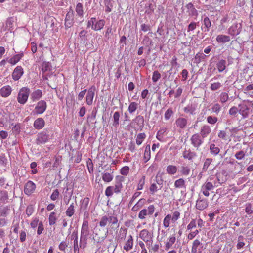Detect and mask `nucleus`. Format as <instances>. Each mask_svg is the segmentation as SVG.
<instances>
[{"label":"nucleus","mask_w":253,"mask_h":253,"mask_svg":"<svg viewBox=\"0 0 253 253\" xmlns=\"http://www.w3.org/2000/svg\"><path fill=\"white\" fill-rule=\"evenodd\" d=\"M206 55L203 53H198L195 56V61L196 63H200L202 60H204Z\"/></svg>","instance_id":"nucleus-49"},{"label":"nucleus","mask_w":253,"mask_h":253,"mask_svg":"<svg viewBox=\"0 0 253 253\" xmlns=\"http://www.w3.org/2000/svg\"><path fill=\"white\" fill-rule=\"evenodd\" d=\"M71 237L73 238V239H74V253H79V247L78 246V235L77 232L76 233L74 232L71 236Z\"/></svg>","instance_id":"nucleus-29"},{"label":"nucleus","mask_w":253,"mask_h":253,"mask_svg":"<svg viewBox=\"0 0 253 253\" xmlns=\"http://www.w3.org/2000/svg\"><path fill=\"white\" fill-rule=\"evenodd\" d=\"M30 94V89L27 87H23L18 94L17 101L21 104H24L27 101Z\"/></svg>","instance_id":"nucleus-3"},{"label":"nucleus","mask_w":253,"mask_h":253,"mask_svg":"<svg viewBox=\"0 0 253 253\" xmlns=\"http://www.w3.org/2000/svg\"><path fill=\"white\" fill-rule=\"evenodd\" d=\"M216 41L220 43H225L230 42L231 39L230 36L225 35H218L216 38Z\"/></svg>","instance_id":"nucleus-25"},{"label":"nucleus","mask_w":253,"mask_h":253,"mask_svg":"<svg viewBox=\"0 0 253 253\" xmlns=\"http://www.w3.org/2000/svg\"><path fill=\"white\" fill-rule=\"evenodd\" d=\"M113 126L115 127H117L119 126V119H120V113L119 112H115L113 114Z\"/></svg>","instance_id":"nucleus-40"},{"label":"nucleus","mask_w":253,"mask_h":253,"mask_svg":"<svg viewBox=\"0 0 253 253\" xmlns=\"http://www.w3.org/2000/svg\"><path fill=\"white\" fill-rule=\"evenodd\" d=\"M213 159L212 158H208L205 160L203 166L202 168V172H206L210 165H211Z\"/></svg>","instance_id":"nucleus-35"},{"label":"nucleus","mask_w":253,"mask_h":253,"mask_svg":"<svg viewBox=\"0 0 253 253\" xmlns=\"http://www.w3.org/2000/svg\"><path fill=\"white\" fill-rule=\"evenodd\" d=\"M211 132V128L208 125H203L199 133L203 139L206 138Z\"/></svg>","instance_id":"nucleus-17"},{"label":"nucleus","mask_w":253,"mask_h":253,"mask_svg":"<svg viewBox=\"0 0 253 253\" xmlns=\"http://www.w3.org/2000/svg\"><path fill=\"white\" fill-rule=\"evenodd\" d=\"M209 149L211 154L214 156L218 155L220 152L219 148L214 144H211L210 145Z\"/></svg>","instance_id":"nucleus-36"},{"label":"nucleus","mask_w":253,"mask_h":253,"mask_svg":"<svg viewBox=\"0 0 253 253\" xmlns=\"http://www.w3.org/2000/svg\"><path fill=\"white\" fill-rule=\"evenodd\" d=\"M177 168L173 165H169L167 167L166 171L169 174L173 175L177 172Z\"/></svg>","instance_id":"nucleus-42"},{"label":"nucleus","mask_w":253,"mask_h":253,"mask_svg":"<svg viewBox=\"0 0 253 253\" xmlns=\"http://www.w3.org/2000/svg\"><path fill=\"white\" fill-rule=\"evenodd\" d=\"M23 56V53H19L14 55L13 57L11 58L9 60L8 62L12 65L16 64L17 62H18L21 58Z\"/></svg>","instance_id":"nucleus-31"},{"label":"nucleus","mask_w":253,"mask_h":253,"mask_svg":"<svg viewBox=\"0 0 253 253\" xmlns=\"http://www.w3.org/2000/svg\"><path fill=\"white\" fill-rule=\"evenodd\" d=\"M246 239L242 235H239L238 237V243L236 246L237 249H241L245 245L244 241Z\"/></svg>","instance_id":"nucleus-43"},{"label":"nucleus","mask_w":253,"mask_h":253,"mask_svg":"<svg viewBox=\"0 0 253 253\" xmlns=\"http://www.w3.org/2000/svg\"><path fill=\"white\" fill-rule=\"evenodd\" d=\"M103 180L105 182H110L113 179V175L112 173L105 172L102 173V176Z\"/></svg>","instance_id":"nucleus-41"},{"label":"nucleus","mask_w":253,"mask_h":253,"mask_svg":"<svg viewBox=\"0 0 253 253\" xmlns=\"http://www.w3.org/2000/svg\"><path fill=\"white\" fill-rule=\"evenodd\" d=\"M107 218L108 219V223L111 224V225H116L118 224V220L117 217L112 215H108V216H107Z\"/></svg>","instance_id":"nucleus-48"},{"label":"nucleus","mask_w":253,"mask_h":253,"mask_svg":"<svg viewBox=\"0 0 253 253\" xmlns=\"http://www.w3.org/2000/svg\"><path fill=\"white\" fill-rule=\"evenodd\" d=\"M155 181L156 183L160 186V188L162 187L163 184V179L162 178V173L159 172L156 175Z\"/></svg>","instance_id":"nucleus-53"},{"label":"nucleus","mask_w":253,"mask_h":253,"mask_svg":"<svg viewBox=\"0 0 253 253\" xmlns=\"http://www.w3.org/2000/svg\"><path fill=\"white\" fill-rule=\"evenodd\" d=\"M203 139L200 134L198 133H195L192 135L190 138V142L193 146L197 150H199V147L203 143Z\"/></svg>","instance_id":"nucleus-5"},{"label":"nucleus","mask_w":253,"mask_h":253,"mask_svg":"<svg viewBox=\"0 0 253 253\" xmlns=\"http://www.w3.org/2000/svg\"><path fill=\"white\" fill-rule=\"evenodd\" d=\"M133 246V240L131 235L128 236L127 240L126 241L123 249L126 252H129L131 250Z\"/></svg>","instance_id":"nucleus-20"},{"label":"nucleus","mask_w":253,"mask_h":253,"mask_svg":"<svg viewBox=\"0 0 253 253\" xmlns=\"http://www.w3.org/2000/svg\"><path fill=\"white\" fill-rule=\"evenodd\" d=\"M180 172L184 175H188L190 173V169L188 166H182Z\"/></svg>","instance_id":"nucleus-63"},{"label":"nucleus","mask_w":253,"mask_h":253,"mask_svg":"<svg viewBox=\"0 0 253 253\" xmlns=\"http://www.w3.org/2000/svg\"><path fill=\"white\" fill-rule=\"evenodd\" d=\"M36 189L35 184L29 180L28 181L24 186V192L25 194L27 195H30L32 194Z\"/></svg>","instance_id":"nucleus-12"},{"label":"nucleus","mask_w":253,"mask_h":253,"mask_svg":"<svg viewBox=\"0 0 253 253\" xmlns=\"http://www.w3.org/2000/svg\"><path fill=\"white\" fill-rule=\"evenodd\" d=\"M24 71L23 68L20 66H17L14 70L12 77L14 81L18 80L23 75Z\"/></svg>","instance_id":"nucleus-16"},{"label":"nucleus","mask_w":253,"mask_h":253,"mask_svg":"<svg viewBox=\"0 0 253 253\" xmlns=\"http://www.w3.org/2000/svg\"><path fill=\"white\" fill-rule=\"evenodd\" d=\"M222 87V84L220 82H214L211 84L210 88L212 91H215Z\"/></svg>","instance_id":"nucleus-54"},{"label":"nucleus","mask_w":253,"mask_h":253,"mask_svg":"<svg viewBox=\"0 0 253 253\" xmlns=\"http://www.w3.org/2000/svg\"><path fill=\"white\" fill-rule=\"evenodd\" d=\"M74 18V11L71 9L66 15L65 26L66 28H70L73 25Z\"/></svg>","instance_id":"nucleus-10"},{"label":"nucleus","mask_w":253,"mask_h":253,"mask_svg":"<svg viewBox=\"0 0 253 253\" xmlns=\"http://www.w3.org/2000/svg\"><path fill=\"white\" fill-rule=\"evenodd\" d=\"M175 124L177 127L184 129L187 126V120L184 118L179 117L176 119Z\"/></svg>","instance_id":"nucleus-21"},{"label":"nucleus","mask_w":253,"mask_h":253,"mask_svg":"<svg viewBox=\"0 0 253 253\" xmlns=\"http://www.w3.org/2000/svg\"><path fill=\"white\" fill-rule=\"evenodd\" d=\"M124 177L122 176H118L116 177L115 185L114 187V192L116 193L121 192L122 189V181H124Z\"/></svg>","instance_id":"nucleus-14"},{"label":"nucleus","mask_w":253,"mask_h":253,"mask_svg":"<svg viewBox=\"0 0 253 253\" xmlns=\"http://www.w3.org/2000/svg\"><path fill=\"white\" fill-rule=\"evenodd\" d=\"M245 152L243 150L239 151L237 152L235 154V157L237 159L239 160H242L243 159H244L245 157Z\"/></svg>","instance_id":"nucleus-60"},{"label":"nucleus","mask_w":253,"mask_h":253,"mask_svg":"<svg viewBox=\"0 0 253 253\" xmlns=\"http://www.w3.org/2000/svg\"><path fill=\"white\" fill-rule=\"evenodd\" d=\"M114 191V187L113 186H108L106 188L105 194V195L107 197H111L113 195Z\"/></svg>","instance_id":"nucleus-62"},{"label":"nucleus","mask_w":253,"mask_h":253,"mask_svg":"<svg viewBox=\"0 0 253 253\" xmlns=\"http://www.w3.org/2000/svg\"><path fill=\"white\" fill-rule=\"evenodd\" d=\"M49 133V130L48 129H44L42 132L38 133L35 140L36 144L41 146L48 142L52 139V136L50 135Z\"/></svg>","instance_id":"nucleus-2"},{"label":"nucleus","mask_w":253,"mask_h":253,"mask_svg":"<svg viewBox=\"0 0 253 253\" xmlns=\"http://www.w3.org/2000/svg\"><path fill=\"white\" fill-rule=\"evenodd\" d=\"M226 67V61L224 59H221L218 61L216 64V67L219 72H223Z\"/></svg>","instance_id":"nucleus-30"},{"label":"nucleus","mask_w":253,"mask_h":253,"mask_svg":"<svg viewBox=\"0 0 253 253\" xmlns=\"http://www.w3.org/2000/svg\"><path fill=\"white\" fill-rule=\"evenodd\" d=\"M151 157V151H150V145H147L146 146L143 159L145 163L148 162Z\"/></svg>","instance_id":"nucleus-34"},{"label":"nucleus","mask_w":253,"mask_h":253,"mask_svg":"<svg viewBox=\"0 0 253 253\" xmlns=\"http://www.w3.org/2000/svg\"><path fill=\"white\" fill-rule=\"evenodd\" d=\"M45 125V121L43 119L39 118L35 120L34 122L33 126L36 129H42Z\"/></svg>","instance_id":"nucleus-22"},{"label":"nucleus","mask_w":253,"mask_h":253,"mask_svg":"<svg viewBox=\"0 0 253 253\" xmlns=\"http://www.w3.org/2000/svg\"><path fill=\"white\" fill-rule=\"evenodd\" d=\"M42 95V92L41 90L37 89L33 91L30 94V98L33 101L39 100Z\"/></svg>","instance_id":"nucleus-24"},{"label":"nucleus","mask_w":253,"mask_h":253,"mask_svg":"<svg viewBox=\"0 0 253 253\" xmlns=\"http://www.w3.org/2000/svg\"><path fill=\"white\" fill-rule=\"evenodd\" d=\"M207 122L211 125H214L218 121V119L216 117L209 116L207 118Z\"/></svg>","instance_id":"nucleus-59"},{"label":"nucleus","mask_w":253,"mask_h":253,"mask_svg":"<svg viewBox=\"0 0 253 253\" xmlns=\"http://www.w3.org/2000/svg\"><path fill=\"white\" fill-rule=\"evenodd\" d=\"M174 186L177 188H185V182L183 178H179L174 182Z\"/></svg>","instance_id":"nucleus-45"},{"label":"nucleus","mask_w":253,"mask_h":253,"mask_svg":"<svg viewBox=\"0 0 253 253\" xmlns=\"http://www.w3.org/2000/svg\"><path fill=\"white\" fill-rule=\"evenodd\" d=\"M185 7L187 9L188 15L190 17H195V19H196L198 16V12L195 8L194 5L190 2L188 3L185 6Z\"/></svg>","instance_id":"nucleus-15"},{"label":"nucleus","mask_w":253,"mask_h":253,"mask_svg":"<svg viewBox=\"0 0 253 253\" xmlns=\"http://www.w3.org/2000/svg\"><path fill=\"white\" fill-rule=\"evenodd\" d=\"M229 99V96L227 93L222 92L219 96V100L221 103L226 102Z\"/></svg>","instance_id":"nucleus-56"},{"label":"nucleus","mask_w":253,"mask_h":253,"mask_svg":"<svg viewBox=\"0 0 253 253\" xmlns=\"http://www.w3.org/2000/svg\"><path fill=\"white\" fill-rule=\"evenodd\" d=\"M205 248L204 244L199 240L195 239L192 243L191 253H202Z\"/></svg>","instance_id":"nucleus-6"},{"label":"nucleus","mask_w":253,"mask_h":253,"mask_svg":"<svg viewBox=\"0 0 253 253\" xmlns=\"http://www.w3.org/2000/svg\"><path fill=\"white\" fill-rule=\"evenodd\" d=\"M55 212H51L49 216V224L50 225H54L56 223L57 218Z\"/></svg>","instance_id":"nucleus-46"},{"label":"nucleus","mask_w":253,"mask_h":253,"mask_svg":"<svg viewBox=\"0 0 253 253\" xmlns=\"http://www.w3.org/2000/svg\"><path fill=\"white\" fill-rule=\"evenodd\" d=\"M211 27V22L209 18L207 16L205 17L203 19V25L201 27V29L204 32H207L210 31V28Z\"/></svg>","instance_id":"nucleus-23"},{"label":"nucleus","mask_w":253,"mask_h":253,"mask_svg":"<svg viewBox=\"0 0 253 253\" xmlns=\"http://www.w3.org/2000/svg\"><path fill=\"white\" fill-rule=\"evenodd\" d=\"M155 208L153 205H150L147 209H144L140 211L138 214V217L140 219H144L146 216L148 215H152L154 212Z\"/></svg>","instance_id":"nucleus-8"},{"label":"nucleus","mask_w":253,"mask_h":253,"mask_svg":"<svg viewBox=\"0 0 253 253\" xmlns=\"http://www.w3.org/2000/svg\"><path fill=\"white\" fill-rule=\"evenodd\" d=\"M108 223V219L107 215L102 216L99 222V225L101 227H104Z\"/></svg>","instance_id":"nucleus-57"},{"label":"nucleus","mask_w":253,"mask_h":253,"mask_svg":"<svg viewBox=\"0 0 253 253\" xmlns=\"http://www.w3.org/2000/svg\"><path fill=\"white\" fill-rule=\"evenodd\" d=\"M75 213L74 205L72 203L70 204L66 211V214L68 217L72 216Z\"/></svg>","instance_id":"nucleus-44"},{"label":"nucleus","mask_w":253,"mask_h":253,"mask_svg":"<svg viewBox=\"0 0 253 253\" xmlns=\"http://www.w3.org/2000/svg\"><path fill=\"white\" fill-rule=\"evenodd\" d=\"M183 157L184 159L192 161L194 158L197 156V153L192 151L190 149L188 150L185 149L182 153Z\"/></svg>","instance_id":"nucleus-18"},{"label":"nucleus","mask_w":253,"mask_h":253,"mask_svg":"<svg viewBox=\"0 0 253 253\" xmlns=\"http://www.w3.org/2000/svg\"><path fill=\"white\" fill-rule=\"evenodd\" d=\"M113 0H104V5L105 7V12L109 13L112 11Z\"/></svg>","instance_id":"nucleus-37"},{"label":"nucleus","mask_w":253,"mask_h":253,"mask_svg":"<svg viewBox=\"0 0 253 253\" xmlns=\"http://www.w3.org/2000/svg\"><path fill=\"white\" fill-rule=\"evenodd\" d=\"M238 109L236 106L232 107L229 111V114L231 116H233L234 117H236L237 114L238 112Z\"/></svg>","instance_id":"nucleus-64"},{"label":"nucleus","mask_w":253,"mask_h":253,"mask_svg":"<svg viewBox=\"0 0 253 253\" xmlns=\"http://www.w3.org/2000/svg\"><path fill=\"white\" fill-rule=\"evenodd\" d=\"M127 229L121 227L117 236V240L122 241L124 240L126 237Z\"/></svg>","instance_id":"nucleus-28"},{"label":"nucleus","mask_w":253,"mask_h":253,"mask_svg":"<svg viewBox=\"0 0 253 253\" xmlns=\"http://www.w3.org/2000/svg\"><path fill=\"white\" fill-rule=\"evenodd\" d=\"M11 87L9 86H5L1 88L0 93L1 95L3 97H6L10 95L11 93Z\"/></svg>","instance_id":"nucleus-27"},{"label":"nucleus","mask_w":253,"mask_h":253,"mask_svg":"<svg viewBox=\"0 0 253 253\" xmlns=\"http://www.w3.org/2000/svg\"><path fill=\"white\" fill-rule=\"evenodd\" d=\"M105 20L103 19L99 20L95 22V26H93L94 30L98 31L102 29L105 25Z\"/></svg>","instance_id":"nucleus-38"},{"label":"nucleus","mask_w":253,"mask_h":253,"mask_svg":"<svg viewBox=\"0 0 253 253\" xmlns=\"http://www.w3.org/2000/svg\"><path fill=\"white\" fill-rule=\"evenodd\" d=\"M89 202V199L88 197L82 199L80 201V211H85L87 209Z\"/></svg>","instance_id":"nucleus-26"},{"label":"nucleus","mask_w":253,"mask_h":253,"mask_svg":"<svg viewBox=\"0 0 253 253\" xmlns=\"http://www.w3.org/2000/svg\"><path fill=\"white\" fill-rule=\"evenodd\" d=\"M89 234L88 222L87 220H84L81 231L80 247L84 248L86 247L87 237Z\"/></svg>","instance_id":"nucleus-1"},{"label":"nucleus","mask_w":253,"mask_h":253,"mask_svg":"<svg viewBox=\"0 0 253 253\" xmlns=\"http://www.w3.org/2000/svg\"><path fill=\"white\" fill-rule=\"evenodd\" d=\"M241 29V23H235L229 28L228 33L229 34L235 36L239 34Z\"/></svg>","instance_id":"nucleus-9"},{"label":"nucleus","mask_w":253,"mask_h":253,"mask_svg":"<svg viewBox=\"0 0 253 253\" xmlns=\"http://www.w3.org/2000/svg\"><path fill=\"white\" fill-rule=\"evenodd\" d=\"M176 241V238L174 236L169 237L168 241L166 242L165 245V250H168L172 246Z\"/></svg>","instance_id":"nucleus-33"},{"label":"nucleus","mask_w":253,"mask_h":253,"mask_svg":"<svg viewBox=\"0 0 253 253\" xmlns=\"http://www.w3.org/2000/svg\"><path fill=\"white\" fill-rule=\"evenodd\" d=\"M208 205L209 202L206 199H201L200 197L196 201V208L200 211L206 209Z\"/></svg>","instance_id":"nucleus-11"},{"label":"nucleus","mask_w":253,"mask_h":253,"mask_svg":"<svg viewBox=\"0 0 253 253\" xmlns=\"http://www.w3.org/2000/svg\"><path fill=\"white\" fill-rule=\"evenodd\" d=\"M161 78V74L158 71H155L153 73L152 80L153 82H157Z\"/></svg>","instance_id":"nucleus-61"},{"label":"nucleus","mask_w":253,"mask_h":253,"mask_svg":"<svg viewBox=\"0 0 253 253\" xmlns=\"http://www.w3.org/2000/svg\"><path fill=\"white\" fill-rule=\"evenodd\" d=\"M76 12L79 16H83L84 13L83 5L81 3H78L76 7Z\"/></svg>","instance_id":"nucleus-52"},{"label":"nucleus","mask_w":253,"mask_h":253,"mask_svg":"<svg viewBox=\"0 0 253 253\" xmlns=\"http://www.w3.org/2000/svg\"><path fill=\"white\" fill-rule=\"evenodd\" d=\"M139 237L147 243V246H151L153 243L152 234L147 230L143 229L139 233Z\"/></svg>","instance_id":"nucleus-4"},{"label":"nucleus","mask_w":253,"mask_h":253,"mask_svg":"<svg viewBox=\"0 0 253 253\" xmlns=\"http://www.w3.org/2000/svg\"><path fill=\"white\" fill-rule=\"evenodd\" d=\"M52 70V66L49 62H43L42 65V73H44L47 71H51Z\"/></svg>","instance_id":"nucleus-32"},{"label":"nucleus","mask_w":253,"mask_h":253,"mask_svg":"<svg viewBox=\"0 0 253 253\" xmlns=\"http://www.w3.org/2000/svg\"><path fill=\"white\" fill-rule=\"evenodd\" d=\"M138 105V104L135 102L130 103V104H129V105L128 106V110L130 114H132L133 113H134L136 111V110L137 109Z\"/></svg>","instance_id":"nucleus-51"},{"label":"nucleus","mask_w":253,"mask_h":253,"mask_svg":"<svg viewBox=\"0 0 253 253\" xmlns=\"http://www.w3.org/2000/svg\"><path fill=\"white\" fill-rule=\"evenodd\" d=\"M146 137V135L144 133H139L137 136V138L136 140V144L138 145H140L142 144L143 141Z\"/></svg>","instance_id":"nucleus-50"},{"label":"nucleus","mask_w":253,"mask_h":253,"mask_svg":"<svg viewBox=\"0 0 253 253\" xmlns=\"http://www.w3.org/2000/svg\"><path fill=\"white\" fill-rule=\"evenodd\" d=\"M238 109L239 113L242 116L243 118L247 117L249 114V108L246 105L240 104Z\"/></svg>","instance_id":"nucleus-19"},{"label":"nucleus","mask_w":253,"mask_h":253,"mask_svg":"<svg viewBox=\"0 0 253 253\" xmlns=\"http://www.w3.org/2000/svg\"><path fill=\"white\" fill-rule=\"evenodd\" d=\"M171 216L170 214H168L165 216L163 220V225L165 228H167L169 227L170 220L171 219Z\"/></svg>","instance_id":"nucleus-58"},{"label":"nucleus","mask_w":253,"mask_h":253,"mask_svg":"<svg viewBox=\"0 0 253 253\" xmlns=\"http://www.w3.org/2000/svg\"><path fill=\"white\" fill-rule=\"evenodd\" d=\"M195 111V107L192 104H189L186 107H184V111L187 113L190 114H194Z\"/></svg>","instance_id":"nucleus-47"},{"label":"nucleus","mask_w":253,"mask_h":253,"mask_svg":"<svg viewBox=\"0 0 253 253\" xmlns=\"http://www.w3.org/2000/svg\"><path fill=\"white\" fill-rule=\"evenodd\" d=\"M95 90L96 88L95 86L94 85L92 86L88 90L87 95L86 97V102L88 105H90L92 104Z\"/></svg>","instance_id":"nucleus-13"},{"label":"nucleus","mask_w":253,"mask_h":253,"mask_svg":"<svg viewBox=\"0 0 253 253\" xmlns=\"http://www.w3.org/2000/svg\"><path fill=\"white\" fill-rule=\"evenodd\" d=\"M145 203V199H140L138 202L132 207V211H137L144 205Z\"/></svg>","instance_id":"nucleus-39"},{"label":"nucleus","mask_w":253,"mask_h":253,"mask_svg":"<svg viewBox=\"0 0 253 253\" xmlns=\"http://www.w3.org/2000/svg\"><path fill=\"white\" fill-rule=\"evenodd\" d=\"M166 131V128H161L160 129L157 133L156 138L158 140L160 141H163V135L164 133Z\"/></svg>","instance_id":"nucleus-55"},{"label":"nucleus","mask_w":253,"mask_h":253,"mask_svg":"<svg viewBox=\"0 0 253 253\" xmlns=\"http://www.w3.org/2000/svg\"><path fill=\"white\" fill-rule=\"evenodd\" d=\"M47 108V103L44 100L39 101L34 109L35 113L37 115L43 114Z\"/></svg>","instance_id":"nucleus-7"}]
</instances>
